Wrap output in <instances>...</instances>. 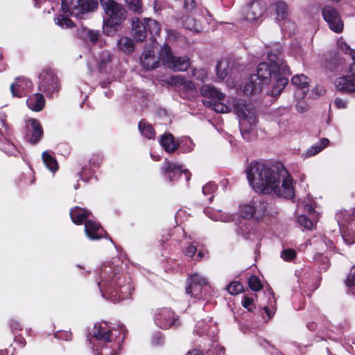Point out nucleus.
<instances>
[{"instance_id":"f704fd0d","label":"nucleus","mask_w":355,"mask_h":355,"mask_svg":"<svg viewBox=\"0 0 355 355\" xmlns=\"http://www.w3.org/2000/svg\"><path fill=\"white\" fill-rule=\"evenodd\" d=\"M141 134L148 139H153L155 135L152 125L145 120H141L138 125Z\"/></svg>"},{"instance_id":"aec40b11","label":"nucleus","mask_w":355,"mask_h":355,"mask_svg":"<svg viewBox=\"0 0 355 355\" xmlns=\"http://www.w3.org/2000/svg\"><path fill=\"white\" fill-rule=\"evenodd\" d=\"M85 231L87 237L91 240L100 239L105 234V231L101 225L90 219L85 223Z\"/></svg>"},{"instance_id":"603ef678","label":"nucleus","mask_w":355,"mask_h":355,"mask_svg":"<svg viewBox=\"0 0 355 355\" xmlns=\"http://www.w3.org/2000/svg\"><path fill=\"white\" fill-rule=\"evenodd\" d=\"M87 35L91 42L96 43L98 40L100 33L96 31L89 30L87 33Z\"/></svg>"},{"instance_id":"e2e57ef3","label":"nucleus","mask_w":355,"mask_h":355,"mask_svg":"<svg viewBox=\"0 0 355 355\" xmlns=\"http://www.w3.org/2000/svg\"><path fill=\"white\" fill-rule=\"evenodd\" d=\"M225 351V349L224 347H219V349H218V354H220V353H223Z\"/></svg>"},{"instance_id":"f8f14e48","label":"nucleus","mask_w":355,"mask_h":355,"mask_svg":"<svg viewBox=\"0 0 355 355\" xmlns=\"http://www.w3.org/2000/svg\"><path fill=\"white\" fill-rule=\"evenodd\" d=\"M39 79L38 88L45 93L47 96H51L54 93L59 91L58 78L53 70L51 69H44L40 74Z\"/></svg>"},{"instance_id":"58836bf2","label":"nucleus","mask_w":355,"mask_h":355,"mask_svg":"<svg viewBox=\"0 0 355 355\" xmlns=\"http://www.w3.org/2000/svg\"><path fill=\"white\" fill-rule=\"evenodd\" d=\"M346 285L349 288V292L355 296V266L350 270L346 280Z\"/></svg>"},{"instance_id":"0e129e2a","label":"nucleus","mask_w":355,"mask_h":355,"mask_svg":"<svg viewBox=\"0 0 355 355\" xmlns=\"http://www.w3.org/2000/svg\"><path fill=\"white\" fill-rule=\"evenodd\" d=\"M241 234V233H240V232H238V234ZM241 234H243V236L244 238H245V239H248V236H247L245 234H244V233H243V232H242Z\"/></svg>"},{"instance_id":"8fccbe9b","label":"nucleus","mask_w":355,"mask_h":355,"mask_svg":"<svg viewBox=\"0 0 355 355\" xmlns=\"http://www.w3.org/2000/svg\"><path fill=\"white\" fill-rule=\"evenodd\" d=\"M242 305L249 311H252L253 307V300L248 296H244L243 300H242Z\"/></svg>"},{"instance_id":"c03bdc74","label":"nucleus","mask_w":355,"mask_h":355,"mask_svg":"<svg viewBox=\"0 0 355 355\" xmlns=\"http://www.w3.org/2000/svg\"><path fill=\"white\" fill-rule=\"evenodd\" d=\"M248 284L250 288L254 291H259L262 288L260 279L255 275H252L249 278Z\"/></svg>"},{"instance_id":"39448f33","label":"nucleus","mask_w":355,"mask_h":355,"mask_svg":"<svg viewBox=\"0 0 355 355\" xmlns=\"http://www.w3.org/2000/svg\"><path fill=\"white\" fill-rule=\"evenodd\" d=\"M94 355H119L124 336L113 334L110 326L105 322L96 323L91 337L87 336Z\"/></svg>"},{"instance_id":"e433bc0d","label":"nucleus","mask_w":355,"mask_h":355,"mask_svg":"<svg viewBox=\"0 0 355 355\" xmlns=\"http://www.w3.org/2000/svg\"><path fill=\"white\" fill-rule=\"evenodd\" d=\"M43 162L46 168L51 172H55L58 168V164L56 159L48 151L42 153Z\"/></svg>"},{"instance_id":"a19ab883","label":"nucleus","mask_w":355,"mask_h":355,"mask_svg":"<svg viewBox=\"0 0 355 355\" xmlns=\"http://www.w3.org/2000/svg\"><path fill=\"white\" fill-rule=\"evenodd\" d=\"M54 20L58 26L63 28H68L73 26V21L62 15L58 16Z\"/></svg>"},{"instance_id":"f3484780","label":"nucleus","mask_w":355,"mask_h":355,"mask_svg":"<svg viewBox=\"0 0 355 355\" xmlns=\"http://www.w3.org/2000/svg\"><path fill=\"white\" fill-rule=\"evenodd\" d=\"M207 284V279L199 274H193L189 278L186 293L195 298L202 299L203 286Z\"/></svg>"},{"instance_id":"6e6552de","label":"nucleus","mask_w":355,"mask_h":355,"mask_svg":"<svg viewBox=\"0 0 355 355\" xmlns=\"http://www.w3.org/2000/svg\"><path fill=\"white\" fill-rule=\"evenodd\" d=\"M132 35L135 40L141 42L147 37L148 33L152 38L159 35L161 31L160 24L150 18L141 20L138 17L132 19Z\"/></svg>"},{"instance_id":"680f3d73","label":"nucleus","mask_w":355,"mask_h":355,"mask_svg":"<svg viewBox=\"0 0 355 355\" xmlns=\"http://www.w3.org/2000/svg\"><path fill=\"white\" fill-rule=\"evenodd\" d=\"M22 340L24 341V339H23V338H20V337H19V338H18V337H16V338H15V341H16V342H19V343H20L21 344V345H22V346H24V345L23 344Z\"/></svg>"},{"instance_id":"f257e3e1","label":"nucleus","mask_w":355,"mask_h":355,"mask_svg":"<svg viewBox=\"0 0 355 355\" xmlns=\"http://www.w3.org/2000/svg\"><path fill=\"white\" fill-rule=\"evenodd\" d=\"M282 48L275 43L267 51V62L257 66V73L252 74L243 88L247 96L259 94L264 85L271 84L267 94L272 97L278 96L288 83L286 76L291 73L290 68L282 55Z\"/></svg>"},{"instance_id":"423d86ee","label":"nucleus","mask_w":355,"mask_h":355,"mask_svg":"<svg viewBox=\"0 0 355 355\" xmlns=\"http://www.w3.org/2000/svg\"><path fill=\"white\" fill-rule=\"evenodd\" d=\"M239 211L241 218L258 222L270 214V204L261 197H254L241 203Z\"/></svg>"},{"instance_id":"4d7b16f0","label":"nucleus","mask_w":355,"mask_h":355,"mask_svg":"<svg viewBox=\"0 0 355 355\" xmlns=\"http://www.w3.org/2000/svg\"><path fill=\"white\" fill-rule=\"evenodd\" d=\"M10 326L12 331L21 329V325L20 324V323L18 321H17L15 320H10Z\"/></svg>"},{"instance_id":"774afa93","label":"nucleus","mask_w":355,"mask_h":355,"mask_svg":"<svg viewBox=\"0 0 355 355\" xmlns=\"http://www.w3.org/2000/svg\"><path fill=\"white\" fill-rule=\"evenodd\" d=\"M0 355H3V354H1Z\"/></svg>"},{"instance_id":"5fc2aeb1","label":"nucleus","mask_w":355,"mask_h":355,"mask_svg":"<svg viewBox=\"0 0 355 355\" xmlns=\"http://www.w3.org/2000/svg\"><path fill=\"white\" fill-rule=\"evenodd\" d=\"M196 247L193 245H190L185 250V254L189 257H193L196 252Z\"/></svg>"},{"instance_id":"7ed1b4c3","label":"nucleus","mask_w":355,"mask_h":355,"mask_svg":"<svg viewBox=\"0 0 355 355\" xmlns=\"http://www.w3.org/2000/svg\"><path fill=\"white\" fill-rule=\"evenodd\" d=\"M225 96L220 100L207 101L203 100L205 106L212 108L218 113H227L231 111L232 106L235 114L239 118V128L244 139L250 140L254 137V129L257 123L254 107L251 103H248L242 99L233 98L228 101V105L225 103Z\"/></svg>"},{"instance_id":"69168bd1","label":"nucleus","mask_w":355,"mask_h":355,"mask_svg":"<svg viewBox=\"0 0 355 355\" xmlns=\"http://www.w3.org/2000/svg\"><path fill=\"white\" fill-rule=\"evenodd\" d=\"M342 92H347V93H353L355 92V91H341Z\"/></svg>"},{"instance_id":"a878e982","label":"nucleus","mask_w":355,"mask_h":355,"mask_svg":"<svg viewBox=\"0 0 355 355\" xmlns=\"http://www.w3.org/2000/svg\"><path fill=\"white\" fill-rule=\"evenodd\" d=\"M329 142V141L327 138L320 139L317 143L309 148L306 152L302 154V156L306 158L315 155L327 147Z\"/></svg>"},{"instance_id":"13d9d810","label":"nucleus","mask_w":355,"mask_h":355,"mask_svg":"<svg viewBox=\"0 0 355 355\" xmlns=\"http://www.w3.org/2000/svg\"><path fill=\"white\" fill-rule=\"evenodd\" d=\"M187 355H203L202 352L198 349H193L189 351Z\"/></svg>"},{"instance_id":"9b49d317","label":"nucleus","mask_w":355,"mask_h":355,"mask_svg":"<svg viewBox=\"0 0 355 355\" xmlns=\"http://www.w3.org/2000/svg\"><path fill=\"white\" fill-rule=\"evenodd\" d=\"M160 59L164 65L174 71H187L191 64L190 60L187 56L173 55L167 45L161 49Z\"/></svg>"},{"instance_id":"1a4fd4ad","label":"nucleus","mask_w":355,"mask_h":355,"mask_svg":"<svg viewBox=\"0 0 355 355\" xmlns=\"http://www.w3.org/2000/svg\"><path fill=\"white\" fill-rule=\"evenodd\" d=\"M100 3L105 13L104 26L116 29L125 19L124 8L114 0H100Z\"/></svg>"},{"instance_id":"2f4dec72","label":"nucleus","mask_w":355,"mask_h":355,"mask_svg":"<svg viewBox=\"0 0 355 355\" xmlns=\"http://www.w3.org/2000/svg\"><path fill=\"white\" fill-rule=\"evenodd\" d=\"M183 26L185 28L196 33L201 32L203 28L202 23L191 16H187L183 19Z\"/></svg>"},{"instance_id":"052dcab7","label":"nucleus","mask_w":355,"mask_h":355,"mask_svg":"<svg viewBox=\"0 0 355 355\" xmlns=\"http://www.w3.org/2000/svg\"><path fill=\"white\" fill-rule=\"evenodd\" d=\"M205 252L204 251H199L197 254L196 260L197 261L201 260L205 257Z\"/></svg>"},{"instance_id":"de8ad7c7","label":"nucleus","mask_w":355,"mask_h":355,"mask_svg":"<svg viewBox=\"0 0 355 355\" xmlns=\"http://www.w3.org/2000/svg\"><path fill=\"white\" fill-rule=\"evenodd\" d=\"M192 75L201 82H205L207 79V73L204 69H194L192 71Z\"/></svg>"},{"instance_id":"4468645a","label":"nucleus","mask_w":355,"mask_h":355,"mask_svg":"<svg viewBox=\"0 0 355 355\" xmlns=\"http://www.w3.org/2000/svg\"><path fill=\"white\" fill-rule=\"evenodd\" d=\"M322 15L332 31L337 33L343 31L344 24L340 13L335 8L331 6H325L322 9Z\"/></svg>"},{"instance_id":"0eeeda50","label":"nucleus","mask_w":355,"mask_h":355,"mask_svg":"<svg viewBox=\"0 0 355 355\" xmlns=\"http://www.w3.org/2000/svg\"><path fill=\"white\" fill-rule=\"evenodd\" d=\"M337 46L340 50L351 55L353 62L350 65L348 74L336 78L335 86L338 91H355V51L340 38L337 41Z\"/></svg>"},{"instance_id":"6ab92c4d","label":"nucleus","mask_w":355,"mask_h":355,"mask_svg":"<svg viewBox=\"0 0 355 355\" xmlns=\"http://www.w3.org/2000/svg\"><path fill=\"white\" fill-rule=\"evenodd\" d=\"M195 331L199 336H207L214 338L218 334V327L211 319L198 321L195 327Z\"/></svg>"},{"instance_id":"a211bd4d","label":"nucleus","mask_w":355,"mask_h":355,"mask_svg":"<svg viewBox=\"0 0 355 355\" xmlns=\"http://www.w3.org/2000/svg\"><path fill=\"white\" fill-rule=\"evenodd\" d=\"M33 84L30 79L25 77H17L10 85V92L12 96L21 98L31 92Z\"/></svg>"},{"instance_id":"4c0bfd02","label":"nucleus","mask_w":355,"mask_h":355,"mask_svg":"<svg viewBox=\"0 0 355 355\" xmlns=\"http://www.w3.org/2000/svg\"><path fill=\"white\" fill-rule=\"evenodd\" d=\"M268 293L270 295L268 298V303L267 306H264L263 310L268 318H270L275 314L276 311V301L274 297V293L270 288H268Z\"/></svg>"},{"instance_id":"f03ea898","label":"nucleus","mask_w":355,"mask_h":355,"mask_svg":"<svg viewBox=\"0 0 355 355\" xmlns=\"http://www.w3.org/2000/svg\"><path fill=\"white\" fill-rule=\"evenodd\" d=\"M247 178L257 192L274 193L285 198L294 196L292 177L281 162H252L247 170Z\"/></svg>"},{"instance_id":"ea45409f","label":"nucleus","mask_w":355,"mask_h":355,"mask_svg":"<svg viewBox=\"0 0 355 355\" xmlns=\"http://www.w3.org/2000/svg\"><path fill=\"white\" fill-rule=\"evenodd\" d=\"M128 8L134 12L140 14L143 11L141 0H125Z\"/></svg>"},{"instance_id":"49530a36","label":"nucleus","mask_w":355,"mask_h":355,"mask_svg":"<svg viewBox=\"0 0 355 355\" xmlns=\"http://www.w3.org/2000/svg\"><path fill=\"white\" fill-rule=\"evenodd\" d=\"M1 148L5 153L8 154V155L15 156L18 153V150L15 146V145L9 142L3 144Z\"/></svg>"},{"instance_id":"393cba45","label":"nucleus","mask_w":355,"mask_h":355,"mask_svg":"<svg viewBox=\"0 0 355 355\" xmlns=\"http://www.w3.org/2000/svg\"><path fill=\"white\" fill-rule=\"evenodd\" d=\"M205 214L213 220L225 223L232 221L234 217L232 214L224 213L220 210H216L211 208H206L205 209Z\"/></svg>"},{"instance_id":"864d4df0","label":"nucleus","mask_w":355,"mask_h":355,"mask_svg":"<svg viewBox=\"0 0 355 355\" xmlns=\"http://www.w3.org/2000/svg\"><path fill=\"white\" fill-rule=\"evenodd\" d=\"M334 104L336 107L339 109H344L347 107V102L342 98H336Z\"/></svg>"},{"instance_id":"5701e85b","label":"nucleus","mask_w":355,"mask_h":355,"mask_svg":"<svg viewBox=\"0 0 355 355\" xmlns=\"http://www.w3.org/2000/svg\"><path fill=\"white\" fill-rule=\"evenodd\" d=\"M26 104L33 111L40 112L44 107L45 99L42 94L36 93L28 96Z\"/></svg>"},{"instance_id":"4be33fe9","label":"nucleus","mask_w":355,"mask_h":355,"mask_svg":"<svg viewBox=\"0 0 355 355\" xmlns=\"http://www.w3.org/2000/svg\"><path fill=\"white\" fill-rule=\"evenodd\" d=\"M26 125L31 134L28 141L33 144L37 143L43 135V130L40 122L35 119H31L28 121Z\"/></svg>"},{"instance_id":"473e14b6","label":"nucleus","mask_w":355,"mask_h":355,"mask_svg":"<svg viewBox=\"0 0 355 355\" xmlns=\"http://www.w3.org/2000/svg\"><path fill=\"white\" fill-rule=\"evenodd\" d=\"M229 62L225 59L219 60L216 65V74L220 80H223L230 73Z\"/></svg>"},{"instance_id":"a18cd8bd","label":"nucleus","mask_w":355,"mask_h":355,"mask_svg":"<svg viewBox=\"0 0 355 355\" xmlns=\"http://www.w3.org/2000/svg\"><path fill=\"white\" fill-rule=\"evenodd\" d=\"M297 222L306 230H312L314 227V223L304 215L300 216Z\"/></svg>"},{"instance_id":"bb28decb","label":"nucleus","mask_w":355,"mask_h":355,"mask_svg":"<svg viewBox=\"0 0 355 355\" xmlns=\"http://www.w3.org/2000/svg\"><path fill=\"white\" fill-rule=\"evenodd\" d=\"M201 95L207 98V101L220 100L223 97V94L219 92L215 87L209 85H205L200 89Z\"/></svg>"},{"instance_id":"338daca9","label":"nucleus","mask_w":355,"mask_h":355,"mask_svg":"<svg viewBox=\"0 0 355 355\" xmlns=\"http://www.w3.org/2000/svg\"><path fill=\"white\" fill-rule=\"evenodd\" d=\"M154 343H155V344H156V345L162 344V342H155V341H154Z\"/></svg>"},{"instance_id":"ddd939ff","label":"nucleus","mask_w":355,"mask_h":355,"mask_svg":"<svg viewBox=\"0 0 355 355\" xmlns=\"http://www.w3.org/2000/svg\"><path fill=\"white\" fill-rule=\"evenodd\" d=\"M178 318L169 308L157 309L154 312V322L160 329H168L172 326H178Z\"/></svg>"},{"instance_id":"37998d69","label":"nucleus","mask_w":355,"mask_h":355,"mask_svg":"<svg viewBox=\"0 0 355 355\" xmlns=\"http://www.w3.org/2000/svg\"><path fill=\"white\" fill-rule=\"evenodd\" d=\"M227 290L231 295H237L242 292L243 286L239 282H233L227 286Z\"/></svg>"},{"instance_id":"bf43d9fd","label":"nucleus","mask_w":355,"mask_h":355,"mask_svg":"<svg viewBox=\"0 0 355 355\" xmlns=\"http://www.w3.org/2000/svg\"><path fill=\"white\" fill-rule=\"evenodd\" d=\"M304 211L309 214H311L313 211V208L311 205L306 204L304 205Z\"/></svg>"},{"instance_id":"72a5a7b5","label":"nucleus","mask_w":355,"mask_h":355,"mask_svg":"<svg viewBox=\"0 0 355 355\" xmlns=\"http://www.w3.org/2000/svg\"><path fill=\"white\" fill-rule=\"evenodd\" d=\"M117 46L119 49L125 53H131L135 50V44L132 39L123 36L121 37L118 42Z\"/></svg>"},{"instance_id":"79ce46f5","label":"nucleus","mask_w":355,"mask_h":355,"mask_svg":"<svg viewBox=\"0 0 355 355\" xmlns=\"http://www.w3.org/2000/svg\"><path fill=\"white\" fill-rule=\"evenodd\" d=\"M216 189L217 185L215 183L210 182L202 187V193L205 196L210 195L209 200L212 201L214 198L213 193L215 192Z\"/></svg>"},{"instance_id":"6e6d98bb","label":"nucleus","mask_w":355,"mask_h":355,"mask_svg":"<svg viewBox=\"0 0 355 355\" xmlns=\"http://www.w3.org/2000/svg\"><path fill=\"white\" fill-rule=\"evenodd\" d=\"M184 8L187 10H192L195 8L194 0H184Z\"/></svg>"},{"instance_id":"2eb2a0df","label":"nucleus","mask_w":355,"mask_h":355,"mask_svg":"<svg viewBox=\"0 0 355 355\" xmlns=\"http://www.w3.org/2000/svg\"><path fill=\"white\" fill-rule=\"evenodd\" d=\"M266 10V3L261 0H255L248 3L243 7L242 16L246 21H254L258 20Z\"/></svg>"},{"instance_id":"dca6fc26","label":"nucleus","mask_w":355,"mask_h":355,"mask_svg":"<svg viewBox=\"0 0 355 355\" xmlns=\"http://www.w3.org/2000/svg\"><path fill=\"white\" fill-rule=\"evenodd\" d=\"M162 171L165 175L168 176L171 182H173L175 178L178 179L182 176L184 177L187 182H188L191 178V173L187 169H183L182 166L168 161H166L162 168Z\"/></svg>"},{"instance_id":"c85d7f7f","label":"nucleus","mask_w":355,"mask_h":355,"mask_svg":"<svg viewBox=\"0 0 355 355\" xmlns=\"http://www.w3.org/2000/svg\"><path fill=\"white\" fill-rule=\"evenodd\" d=\"M159 142L164 149L168 153H173L178 148V144L175 143L174 137L171 134L162 135Z\"/></svg>"},{"instance_id":"c9c22d12","label":"nucleus","mask_w":355,"mask_h":355,"mask_svg":"<svg viewBox=\"0 0 355 355\" xmlns=\"http://www.w3.org/2000/svg\"><path fill=\"white\" fill-rule=\"evenodd\" d=\"M112 56L108 51H102L99 54L98 67L101 73L107 71L108 66L111 62Z\"/></svg>"},{"instance_id":"7c9ffc66","label":"nucleus","mask_w":355,"mask_h":355,"mask_svg":"<svg viewBox=\"0 0 355 355\" xmlns=\"http://www.w3.org/2000/svg\"><path fill=\"white\" fill-rule=\"evenodd\" d=\"M175 78L177 83L182 87V89L185 92L186 97L193 96L196 93V88L192 81L186 80L182 77H176Z\"/></svg>"},{"instance_id":"cd10ccee","label":"nucleus","mask_w":355,"mask_h":355,"mask_svg":"<svg viewBox=\"0 0 355 355\" xmlns=\"http://www.w3.org/2000/svg\"><path fill=\"white\" fill-rule=\"evenodd\" d=\"M309 81V78L304 74H297L291 78V83L296 86L297 89L302 90L303 96L306 93L304 89H308Z\"/></svg>"},{"instance_id":"412c9836","label":"nucleus","mask_w":355,"mask_h":355,"mask_svg":"<svg viewBox=\"0 0 355 355\" xmlns=\"http://www.w3.org/2000/svg\"><path fill=\"white\" fill-rule=\"evenodd\" d=\"M159 60H161L160 55L159 58H157L155 55V52L150 49H145L140 58L142 67L146 70L157 68L159 65Z\"/></svg>"},{"instance_id":"3c124183","label":"nucleus","mask_w":355,"mask_h":355,"mask_svg":"<svg viewBox=\"0 0 355 355\" xmlns=\"http://www.w3.org/2000/svg\"><path fill=\"white\" fill-rule=\"evenodd\" d=\"M296 109L300 113H304L309 109V105L305 101H300L296 103Z\"/></svg>"},{"instance_id":"b1692460","label":"nucleus","mask_w":355,"mask_h":355,"mask_svg":"<svg viewBox=\"0 0 355 355\" xmlns=\"http://www.w3.org/2000/svg\"><path fill=\"white\" fill-rule=\"evenodd\" d=\"M91 212L85 209L76 207L70 211V216L72 221L76 225H80L84 221L89 220Z\"/></svg>"},{"instance_id":"9d476101","label":"nucleus","mask_w":355,"mask_h":355,"mask_svg":"<svg viewBox=\"0 0 355 355\" xmlns=\"http://www.w3.org/2000/svg\"><path fill=\"white\" fill-rule=\"evenodd\" d=\"M97 0H62V10L71 16L82 19L85 14L94 11L98 7Z\"/></svg>"},{"instance_id":"09e8293b","label":"nucleus","mask_w":355,"mask_h":355,"mask_svg":"<svg viewBox=\"0 0 355 355\" xmlns=\"http://www.w3.org/2000/svg\"><path fill=\"white\" fill-rule=\"evenodd\" d=\"M296 256V252L293 249H285L281 253V257L285 261H290L294 259Z\"/></svg>"},{"instance_id":"20e7f679","label":"nucleus","mask_w":355,"mask_h":355,"mask_svg":"<svg viewBox=\"0 0 355 355\" xmlns=\"http://www.w3.org/2000/svg\"><path fill=\"white\" fill-rule=\"evenodd\" d=\"M99 290L103 297L110 298L114 302L130 296L133 288L120 274L118 269H113L110 265H103L99 272Z\"/></svg>"},{"instance_id":"c756f323","label":"nucleus","mask_w":355,"mask_h":355,"mask_svg":"<svg viewBox=\"0 0 355 355\" xmlns=\"http://www.w3.org/2000/svg\"><path fill=\"white\" fill-rule=\"evenodd\" d=\"M273 6L277 15L276 19L282 21L286 19L288 15V7L286 2L279 0L275 2Z\"/></svg>"}]
</instances>
